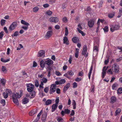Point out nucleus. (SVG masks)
Segmentation results:
<instances>
[{
	"label": "nucleus",
	"instance_id": "3",
	"mask_svg": "<svg viewBox=\"0 0 122 122\" xmlns=\"http://www.w3.org/2000/svg\"><path fill=\"white\" fill-rule=\"evenodd\" d=\"M17 23L16 22H14L10 26L9 30L10 31H11L14 30L17 26Z\"/></svg>",
	"mask_w": 122,
	"mask_h": 122
},
{
	"label": "nucleus",
	"instance_id": "56",
	"mask_svg": "<svg viewBox=\"0 0 122 122\" xmlns=\"http://www.w3.org/2000/svg\"><path fill=\"white\" fill-rule=\"evenodd\" d=\"M62 20L63 22L66 23L67 21V19L66 17H64L63 18Z\"/></svg>",
	"mask_w": 122,
	"mask_h": 122
},
{
	"label": "nucleus",
	"instance_id": "10",
	"mask_svg": "<svg viewBox=\"0 0 122 122\" xmlns=\"http://www.w3.org/2000/svg\"><path fill=\"white\" fill-rule=\"evenodd\" d=\"M53 63V61L50 59L47 60L45 62V64L48 66H50Z\"/></svg>",
	"mask_w": 122,
	"mask_h": 122
},
{
	"label": "nucleus",
	"instance_id": "40",
	"mask_svg": "<svg viewBox=\"0 0 122 122\" xmlns=\"http://www.w3.org/2000/svg\"><path fill=\"white\" fill-rule=\"evenodd\" d=\"M105 33L107 32L108 31V27L107 26H106L103 29Z\"/></svg>",
	"mask_w": 122,
	"mask_h": 122
},
{
	"label": "nucleus",
	"instance_id": "4",
	"mask_svg": "<svg viewBox=\"0 0 122 122\" xmlns=\"http://www.w3.org/2000/svg\"><path fill=\"white\" fill-rule=\"evenodd\" d=\"M56 86L54 84H52L50 87V94H51L54 93L56 91Z\"/></svg>",
	"mask_w": 122,
	"mask_h": 122
},
{
	"label": "nucleus",
	"instance_id": "14",
	"mask_svg": "<svg viewBox=\"0 0 122 122\" xmlns=\"http://www.w3.org/2000/svg\"><path fill=\"white\" fill-rule=\"evenodd\" d=\"M47 116V113L46 112H45L42 114L41 118L43 122H44L46 120Z\"/></svg>",
	"mask_w": 122,
	"mask_h": 122
},
{
	"label": "nucleus",
	"instance_id": "25",
	"mask_svg": "<svg viewBox=\"0 0 122 122\" xmlns=\"http://www.w3.org/2000/svg\"><path fill=\"white\" fill-rule=\"evenodd\" d=\"M77 30L79 32L81 33L82 36H84L86 35V34L83 31L80 30L79 28H77Z\"/></svg>",
	"mask_w": 122,
	"mask_h": 122
},
{
	"label": "nucleus",
	"instance_id": "50",
	"mask_svg": "<svg viewBox=\"0 0 122 122\" xmlns=\"http://www.w3.org/2000/svg\"><path fill=\"white\" fill-rule=\"evenodd\" d=\"M4 98H7L8 97V94L5 92H4L3 94Z\"/></svg>",
	"mask_w": 122,
	"mask_h": 122
},
{
	"label": "nucleus",
	"instance_id": "19",
	"mask_svg": "<svg viewBox=\"0 0 122 122\" xmlns=\"http://www.w3.org/2000/svg\"><path fill=\"white\" fill-rule=\"evenodd\" d=\"M57 107V105L56 104H54L52 106V110H51V112H53L56 109Z\"/></svg>",
	"mask_w": 122,
	"mask_h": 122
},
{
	"label": "nucleus",
	"instance_id": "15",
	"mask_svg": "<svg viewBox=\"0 0 122 122\" xmlns=\"http://www.w3.org/2000/svg\"><path fill=\"white\" fill-rule=\"evenodd\" d=\"M52 34V32L51 31H48L45 36V37L46 38H49L51 37Z\"/></svg>",
	"mask_w": 122,
	"mask_h": 122
},
{
	"label": "nucleus",
	"instance_id": "24",
	"mask_svg": "<svg viewBox=\"0 0 122 122\" xmlns=\"http://www.w3.org/2000/svg\"><path fill=\"white\" fill-rule=\"evenodd\" d=\"M76 52L75 53V57L76 58H77L78 57L79 55V49L78 48H76Z\"/></svg>",
	"mask_w": 122,
	"mask_h": 122
},
{
	"label": "nucleus",
	"instance_id": "8",
	"mask_svg": "<svg viewBox=\"0 0 122 122\" xmlns=\"http://www.w3.org/2000/svg\"><path fill=\"white\" fill-rule=\"evenodd\" d=\"M108 68V67H106V66H104L102 69V78H104L106 75V70Z\"/></svg>",
	"mask_w": 122,
	"mask_h": 122
},
{
	"label": "nucleus",
	"instance_id": "39",
	"mask_svg": "<svg viewBox=\"0 0 122 122\" xmlns=\"http://www.w3.org/2000/svg\"><path fill=\"white\" fill-rule=\"evenodd\" d=\"M117 86V84L116 83H114L112 86V89L113 90L116 89Z\"/></svg>",
	"mask_w": 122,
	"mask_h": 122
},
{
	"label": "nucleus",
	"instance_id": "6",
	"mask_svg": "<svg viewBox=\"0 0 122 122\" xmlns=\"http://www.w3.org/2000/svg\"><path fill=\"white\" fill-rule=\"evenodd\" d=\"M119 28L120 26L118 25H112L111 26L110 30L112 32L118 29Z\"/></svg>",
	"mask_w": 122,
	"mask_h": 122
},
{
	"label": "nucleus",
	"instance_id": "2",
	"mask_svg": "<svg viewBox=\"0 0 122 122\" xmlns=\"http://www.w3.org/2000/svg\"><path fill=\"white\" fill-rule=\"evenodd\" d=\"M119 68L118 65L116 64H113L112 67V70L115 73H117L119 70Z\"/></svg>",
	"mask_w": 122,
	"mask_h": 122
},
{
	"label": "nucleus",
	"instance_id": "46",
	"mask_svg": "<svg viewBox=\"0 0 122 122\" xmlns=\"http://www.w3.org/2000/svg\"><path fill=\"white\" fill-rule=\"evenodd\" d=\"M29 25H25V26H22V28L25 30H27L28 28Z\"/></svg>",
	"mask_w": 122,
	"mask_h": 122
},
{
	"label": "nucleus",
	"instance_id": "63",
	"mask_svg": "<svg viewBox=\"0 0 122 122\" xmlns=\"http://www.w3.org/2000/svg\"><path fill=\"white\" fill-rule=\"evenodd\" d=\"M75 114V111L74 110H72L71 112L70 115L71 116H73Z\"/></svg>",
	"mask_w": 122,
	"mask_h": 122
},
{
	"label": "nucleus",
	"instance_id": "59",
	"mask_svg": "<svg viewBox=\"0 0 122 122\" xmlns=\"http://www.w3.org/2000/svg\"><path fill=\"white\" fill-rule=\"evenodd\" d=\"M73 88H76L77 86V84L76 82H74L73 83Z\"/></svg>",
	"mask_w": 122,
	"mask_h": 122
},
{
	"label": "nucleus",
	"instance_id": "47",
	"mask_svg": "<svg viewBox=\"0 0 122 122\" xmlns=\"http://www.w3.org/2000/svg\"><path fill=\"white\" fill-rule=\"evenodd\" d=\"M35 85L36 86L38 87L39 86V83L37 80H36L35 82Z\"/></svg>",
	"mask_w": 122,
	"mask_h": 122
},
{
	"label": "nucleus",
	"instance_id": "29",
	"mask_svg": "<svg viewBox=\"0 0 122 122\" xmlns=\"http://www.w3.org/2000/svg\"><path fill=\"white\" fill-rule=\"evenodd\" d=\"M115 12H112V13H109L108 15V16L110 18H112L114 16Z\"/></svg>",
	"mask_w": 122,
	"mask_h": 122
},
{
	"label": "nucleus",
	"instance_id": "1",
	"mask_svg": "<svg viewBox=\"0 0 122 122\" xmlns=\"http://www.w3.org/2000/svg\"><path fill=\"white\" fill-rule=\"evenodd\" d=\"M22 93H20V95H19L18 93H13L12 95V99L14 102L16 104L19 105V103L18 98H20L21 97Z\"/></svg>",
	"mask_w": 122,
	"mask_h": 122
},
{
	"label": "nucleus",
	"instance_id": "37",
	"mask_svg": "<svg viewBox=\"0 0 122 122\" xmlns=\"http://www.w3.org/2000/svg\"><path fill=\"white\" fill-rule=\"evenodd\" d=\"M1 61L4 63H5L9 61L10 59H8L6 60H5L3 58H1L0 59Z\"/></svg>",
	"mask_w": 122,
	"mask_h": 122
},
{
	"label": "nucleus",
	"instance_id": "20",
	"mask_svg": "<svg viewBox=\"0 0 122 122\" xmlns=\"http://www.w3.org/2000/svg\"><path fill=\"white\" fill-rule=\"evenodd\" d=\"M29 101V99L26 98H25L22 101V103L25 104L27 103Z\"/></svg>",
	"mask_w": 122,
	"mask_h": 122
},
{
	"label": "nucleus",
	"instance_id": "31",
	"mask_svg": "<svg viewBox=\"0 0 122 122\" xmlns=\"http://www.w3.org/2000/svg\"><path fill=\"white\" fill-rule=\"evenodd\" d=\"M122 15V8H121L119 9V11L118 13V15L117 16L118 18L120 17Z\"/></svg>",
	"mask_w": 122,
	"mask_h": 122
},
{
	"label": "nucleus",
	"instance_id": "49",
	"mask_svg": "<svg viewBox=\"0 0 122 122\" xmlns=\"http://www.w3.org/2000/svg\"><path fill=\"white\" fill-rule=\"evenodd\" d=\"M94 88L95 86L94 85H92L90 90L91 92H93L94 91Z\"/></svg>",
	"mask_w": 122,
	"mask_h": 122
},
{
	"label": "nucleus",
	"instance_id": "12",
	"mask_svg": "<svg viewBox=\"0 0 122 122\" xmlns=\"http://www.w3.org/2000/svg\"><path fill=\"white\" fill-rule=\"evenodd\" d=\"M63 43L66 45H68L69 44L68 38L66 36H64L63 39Z\"/></svg>",
	"mask_w": 122,
	"mask_h": 122
},
{
	"label": "nucleus",
	"instance_id": "23",
	"mask_svg": "<svg viewBox=\"0 0 122 122\" xmlns=\"http://www.w3.org/2000/svg\"><path fill=\"white\" fill-rule=\"evenodd\" d=\"M48 69L47 70V71L48 72V74L47 76L48 77H50V73L51 69V68L50 67H49L47 68Z\"/></svg>",
	"mask_w": 122,
	"mask_h": 122
},
{
	"label": "nucleus",
	"instance_id": "45",
	"mask_svg": "<svg viewBox=\"0 0 122 122\" xmlns=\"http://www.w3.org/2000/svg\"><path fill=\"white\" fill-rule=\"evenodd\" d=\"M68 34V29L67 27H66L65 28V35L67 36Z\"/></svg>",
	"mask_w": 122,
	"mask_h": 122
},
{
	"label": "nucleus",
	"instance_id": "57",
	"mask_svg": "<svg viewBox=\"0 0 122 122\" xmlns=\"http://www.w3.org/2000/svg\"><path fill=\"white\" fill-rule=\"evenodd\" d=\"M59 97H57L56 98V100H55L56 103H55V104H56L57 105V104L59 102Z\"/></svg>",
	"mask_w": 122,
	"mask_h": 122
},
{
	"label": "nucleus",
	"instance_id": "11",
	"mask_svg": "<svg viewBox=\"0 0 122 122\" xmlns=\"http://www.w3.org/2000/svg\"><path fill=\"white\" fill-rule=\"evenodd\" d=\"M94 22L92 20H91L89 21L88 24L89 27L90 28L92 27L94 24Z\"/></svg>",
	"mask_w": 122,
	"mask_h": 122
},
{
	"label": "nucleus",
	"instance_id": "38",
	"mask_svg": "<svg viewBox=\"0 0 122 122\" xmlns=\"http://www.w3.org/2000/svg\"><path fill=\"white\" fill-rule=\"evenodd\" d=\"M118 94H120L122 93V88H120L117 90Z\"/></svg>",
	"mask_w": 122,
	"mask_h": 122
},
{
	"label": "nucleus",
	"instance_id": "58",
	"mask_svg": "<svg viewBox=\"0 0 122 122\" xmlns=\"http://www.w3.org/2000/svg\"><path fill=\"white\" fill-rule=\"evenodd\" d=\"M81 78H79L77 77L75 79V81H76L79 82L80 81H81Z\"/></svg>",
	"mask_w": 122,
	"mask_h": 122
},
{
	"label": "nucleus",
	"instance_id": "33",
	"mask_svg": "<svg viewBox=\"0 0 122 122\" xmlns=\"http://www.w3.org/2000/svg\"><path fill=\"white\" fill-rule=\"evenodd\" d=\"M52 103V101L50 99H48L46 102V105H48Z\"/></svg>",
	"mask_w": 122,
	"mask_h": 122
},
{
	"label": "nucleus",
	"instance_id": "5",
	"mask_svg": "<svg viewBox=\"0 0 122 122\" xmlns=\"http://www.w3.org/2000/svg\"><path fill=\"white\" fill-rule=\"evenodd\" d=\"M34 85L31 84H29L27 86V90L29 92H31L33 91L34 89Z\"/></svg>",
	"mask_w": 122,
	"mask_h": 122
},
{
	"label": "nucleus",
	"instance_id": "22",
	"mask_svg": "<svg viewBox=\"0 0 122 122\" xmlns=\"http://www.w3.org/2000/svg\"><path fill=\"white\" fill-rule=\"evenodd\" d=\"M93 68V66H91V68L90 69V71H89V72L88 74V76L89 78V79H90L91 77V76L92 73V70Z\"/></svg>",
	"mask_w": 122,
	"mask_h": 122
},
{
	"label": "nucleus",
	"instance_id": "9",
	"mask_svg": "<svg viewBox=\"0 0 122 122\" xmlns=\"http://www.w3.org/2000/svg\"><path fill=\"white\" fill-rule=\"evenodd\" d=\"M58 21V19L57 17H51L50 19V21L51 22H57Z\"/></svg>",
	"mask_w": 122,
	"mask_h": 122
},
{
	"label": "nucleus",
	"instance_id": "55",
	"mask_svg": "<svg viewBox=\"0 0 122 122\" xmlns=\"http://www.w3.org/2000/svg\"><path fill=\"white\" fill-rule=\"evenodd\" d=\"M107 73L108 74H112V70L111 69H108L107 71Z\"/></svg>",
	"mask_w": 122,
	"mask_h": 122
},
{
	"label": "nucleus",
	"instance_id": "51",
	"mask_svg": "<svg viewBox=\"0 0 122 122\" xmlns=\"http://www.w3.org/2000/svg\"><path fill=\"white\" fill-rule=\"evenodd\" d=\"M64 111L65 113L67 114H69L70 112V110L68 109H65Z\"/></svg>",
	"mask_w": 122,
	"mask_h": 122
},
{
	"label": "nucleus",
	"instance_id": "54",
	"mask_svg": "<svg viewBox=\"0 0 122 122\" xmlns=\"http://www.w3.org/2000/svg\"><path fill=\"white\" fill-rule=\"evenodd\" d=\"M4 32L3 31H1L0 33V39H2L4 36Z\"/></svg>",
	"mask_w": 122,
	"mask_h": 122
},
{
	"label": "nucleus",
	"instance_id": "43",
	"mask_svg": "<svg viewBox=\"0 0 122 122\" xmlns=\"http://www.w3.org/2000/svg\"><path fill=\"white\" fill-rule=\"evenodd\" d=\"M67 72V73L70 76H72L74 75V73L72 70H70Z\"/></svg>",
	"mask_w": 122,
	"mask_h": 122
},
{
	"label": "nucleus",
	"instance_id": "32",
	"mask_svg": "<svg viewBox=\"0 0 122 122\" xmlns=\"http://www.w3.org/2000/svg\"><path fill=\"white\" fill-rule=\"evenodd\" d=\"M82 52V54L85 57H86L88 56V53L87 52V51Z\"/></svg>",
	"mask_w": 122,
	"mask_h": 122
},
{
	"label": "nucleus",
	"instance_id": "34",
	"mask_svg": "<svg viewBox=\"0 0 122 122\" xmlns=\"http://www.w3.org/2000/svg\"><path fill=\"white\" fill-rule=\"evenodd\" d=\"M0 82L2 84L3 86H5L6 81L3 78L1 79L0 81Z\"/></svg>",
	"mask_w": 122,
	"mask_h": 122
},
{
	"label": "nucleus",
	"instance_id": "48",
	"mask_svg": "<svg viewBox=\"0 0 122 122\" xmlns=\"http://www.w3.org/2000/svg\"><path fill=\"white\" fill-rule=\"evenodd\" d=\"M98 46H94L93 47V51H95L98 52Z\"/></svg>",
	"mask_w": 122,
	"mask_h": 122
},
{
	"label": "nucleus",
	"instance_id": "42",
	"mask_svg": "<svg viewBox=\"0 0 122 122\" xmlns=\"http://www.w3.org/2000/svg\"><path fill=\"white\" fill-rule=\"evenodd\" d=\"M39 10V8L37 7H35L33 9V11L35 12H37Z\"/></svg>",
	"mask_w": 122,
	"mask_h": 122
},
{
	"label": "nucleus",
	"instance_id": "60",
	"mask_svg": "<svg viewBox=\"0 0 122 122\" xmlns=\"http://www.w3.org/2000/svg\"><path fill=\"white\" fill-rule=\"evenodd\" d=\"M83 72L82 71L79 72L78 74V76H83Z\"/></svg>",
	"mask_w": 122,
	"mask_h": 122
},
{
	"label": "nucleus",
	"instance_id": "41",
	"mask_svg": "<svg viewBox=\"0 0 122 122\" xmlns=\"http://www.w3.org/2000/svg\"><path fill=\"white\" fill-rule=\"evenodd\" d=\"M103 21L104 20H103L100 19H99L97 23V24L99 25L98 26L97 29H98L99 27L100 22H101V23H102Z\"/></svg>",
	"mask_w": 122,
	"mask_h": 122
},
{
	"label": "nucleus",
	"instance_id": "16",
	"mask_svg": "<svg viewBox=\"0 0 122 122\" xmlns=\"http://www.w3.org/2000/svg\"><path fill=\"white\" fill-rule=\"evenodd\" d=\"M70 86V83H68L64 88L63 91L65 93L66 92V91L68 90Z\"/></svg>",
	"mask_w": 122,
	"mask_h": 122
},
{
	"label": "nucleus",
	"instance_id": "53",
	"mask_svg": "<svg viewBox=\"0 0 122 122\" xmlns=\"http://www.w3.org/2000/svg\"><path fill=\"white\" fill-rule=\"evenodd\" d=\"M1 103L3 104V106H5V100L4 99H2L0 101Z\"/></svg>",
	"mask_w": 122,
	"mask_h": 122
},
{
	"label": "nucleus",
	"instance_id": "36",
	"mask_svg": "<svg viewBox=\"0 0 122 122\" xmlns=\"http://www.w3.org/2000/svg\"><path fill=\"white\" fill-rule=\"evenodd\" d=\"M6 93H7V94L10 95L11 94L12 92L11 90L9 89H7L5 90V92Z\"/></svg>",
	"mask_w": 122,
	"mask_h": 122
},
{
	"label": "nucleus",
	"instance_id": "35",
	"mask_svg": "<svg viewBox=\"0 0 122 122\" xmlns=\"http://www.w3.org/2000/svg\"><path fill=\"white\" fill-rule=\"evenodd\" d=\"M6 20L4 19H2L0 21V24L2 26L4 25L5 24Z\"/></svg>",
	"mask_w": 122,
	"mask_h": 122
},
{
	"label": "nucleus",
	"instance_id": "18",
	"mask_svg": "<svg viewBox=\"0 0 122 122\" xmlns=\"http://www.w3.org/2000/svg\"><path fill=\"white\" fill-rule=\"evenodd\" d=\"M72 42L75 43H76L79 42V40L78 38L76 37L73 38L72 39Z\"/></svg>",
	"mask_w": 122,
	"mask_h": 122
},
{
	"label": "nucleus",
	"instance_id": "27",
	"mask_svg": "<svg viewBox=\"0 0 122 122\" xmlns=\"http://www.w3.org/2000/svg\"><path fill=\"white\" fill-rule=\"evenodd\" d=\"M121 111V109L120 108H117L115 112V115L116 116L119 114Z\"/></svg>",
	"mask_w": 122,
	"mask_h": 122
},
{
	"label": "nucleus",
	"instance_id": "17",
	"mask_svg": "<svg viewBox=\"0 0 122 122\" xmlns=\"http://www.w3.org/2000/svg\"><path fill=\"white\" fill-rule=\"evenodd\" d=\"M35 95V91H33L30 92L29 94V98H31L32 97H34Z\"/></svg>",
	"mask_w": 122,
	"mask_h": 122
},
{
	"label": "nucleus",
	"instance_id": "64",
	"mask_svg": "<svg viewBox=\"0 0 122 122\" xmlns=\"http://www.w3.org/2000/svg\"><path fill=\"white\" fill-rule=\"evenodd\" d=\"M49 88L48 87L45 88L44 89V92L46 93H47L48 91Z\"/></svg>",
	"mask_w": 122,
	"mask_h": 122
},
{
	"label": "nucleus",
	"instance_id": "21",
	"mask_svg": "<svg viewBox=\"0 0 122 122\" xmlns=\"http://www.w3.org/2000/svg\"><path fill=\"white\" fill-rule=\"evenodd\" d=\"M56 119L58 122H63L64 121L63 119L61 117H57Z\"/></svg>",
	"mask_w": 122,
	"mask_h": 122
},
{
	"label": "nucleus",
	"instance_id": "44",
	"mask_svg": "<svg viewBox=\"0 0 122 122\" xmlns=\"http://www.w3.org/2000/svg\"><path fill=\"white\" fill-rule=\"evenodd\" d=\"M60 84H64L66 82V80L64 79H62L59 81Z\"/></svg>",
	"mask_w": 122,
	"mask_h": 122
},
{
	"label": "nucleus",
	"instance_id": "28",
	"mask_svg": "<svg viewBox=\"0 0 122 122\" xmlns=\"http://www.w3.org/2000/svg\"><path fill=\"white\" fill-rule=\"evenodd\" d=\"M47 80L46 78L44 77H43L42 79L40 80L41 82L42 83H46L47 81Z\"/></svg>",
	"mask_w": 122,
	"mask_h": 122
},
{
	"label": "nucleus",
	"instance_id": "13",
	"mask_svg": "<svg viewBox=\"0 0 122 122\" xmlns=\"http://www.w3.org/2000/svg\"><path fill=\"white\" fill-rule=\"evenodd\" d=\"M110 103H113L116 102L117 101L116 97L115 96H112L110 98Z\"/></svg>",
	"mask_w": 122,
	"mask_h": 122
},
{
	"label": "nucleus",
	"instance_id": "61",
	"mask_svg": "<svg viewBox=\"0 0 122 122\" xmlns=\"http://www.w3.org/2000/svg\"><path fill=\"white\" fill-rule=\"evenodd\" d=\"M19 34V32L18 31H16L14 32L13 34V35L14 36H17Z\"/></svg>",
	"mask_w": 122,
	"mask_h": 122
},
{
	"label": "nucleus",
	"instance_id": "30",
	"mask_svg": "<svg viewBox=\"0 0 122 122\" xmlns=\"http://www.w3.org/2000/svg\"><path fill=\"white\" fill-rule=\"evenodd\" d=\"M21 23L25 25H29V24L25 21L22 20L21 21Z\"/></svg>",
	"mask_w": 122,
	"mask_h": 122
},
{
	"label": "nucleus",
	"instance_id": "26",
	"mask_svg": "<svg viewBox=\"0 0 122 122\" xmlns=\"http://www.w3.org/2000/svg\"><path fill=\"white\" fill-rule=\"evenodd\" d=\"M45 62L43 60H41L40 61V64L41 67L42 68H44L45 66Z\"/></svg>",
	"mask_w": 122,
	"mask_h": 122
},
{
	"label": "nucleus",
	"instance_id": "52",
	"mask_svg": "<svg viewBox=\"0 0 122 122\" xmlns=\"http://www.w3.org/2000/svg\"><path fill=\"white\" fill-rule=\"evenodd\" d=\"M52 13V12L50 10H48L46 13V15H51Z\"/></svg>",
	"mask_w": 122,
	"mask_h": 122
},
{
	"label": "nucleus",
	"instance_id": "7",
	"mask_svg": "<svg viewBox=\"0 0 122 122\" xmlns=\"http://www.w3.org/2000/svg\"><path fill=\"white\" fill-rule=\"evenodd\" d=\"M45 51L43 50L40 51L38 53L37 56L39 57H43L45 56Z\"/></svg>",
	"mask_w": 122,
	"mask_h": 122
},
{
	"label": "nucleus",
	"instance_id": "62",
	"mask_svg": "<svg viewBox=\"0 0 122 122\" xmlns=\"http://www.w3.org/2000/svg\"><path fill=\"white\" fill-rule=\"evenodd\" d=\"M87 48L86 46H84L82 52H84V51H87Z\"/></svg>",
	"mask_w": 122,
	"mask_h": 122
}]
</instances>
